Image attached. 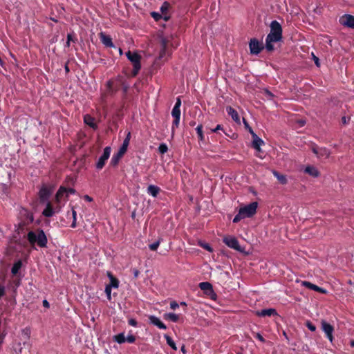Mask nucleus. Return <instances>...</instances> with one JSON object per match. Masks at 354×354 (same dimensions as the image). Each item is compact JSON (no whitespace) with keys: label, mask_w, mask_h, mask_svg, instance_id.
Segmentation results:
<instances>
[{"label":"nucleus","mask_w":354,"mask_h":354,"mask_svg":"<svg viewBox=\"0 0 354 354\" xmlns=\"http://www.w3.org/2000/svg\"><path fill=\"white\" fill-rule=\"evenodd\" d=\"M59 211V209H58L57 210L55 209L53 207L52 204L50 202H48L46 204L45 209L43 210L42 214L46 217H51L54 215V214L55 212H58Z\"/></svg>","instance_id":"obj_15"},{"label":"nucleus","mask_w":354,"mask_h":354,"mask_svg":"<svg viewBox=\"0 0 354 354\" xmlns=\"http://www.w3.org/2000/svg\"><path fill=\"white\" fill-rule=\"evenodd\" d=\"M67 41H73V37L71 34H68L67 35Z\"/></svg>","instance_id":"obj_60"},{"label":"nucleus","mask_w":354,"mask_h":354,"mask_svg":"<svg viewBox=\"0 0 354 354\" xmlns=\"http://www.w3.org/2000/svg\"><path fill=\"white\" fill-rule=\"evenodd\" d=\"M49 191L47 188L43 187L39 192V196L41 199H46L49 196Z\"/></svg>","instance_id":"obj_34"},{"label":"nucleus","mask_w":354,"mask_h":354,"mask_svg":"<svg viewBox=\"0 0 354 354\" xmlns=\"http://www.w3.org/2000/svg\"><path fill=\"white\" fill-rule=\"evenodd\" d=\"M22 267V261L21 260H18L13 264L12 268H11V272L13 275H16L19 270Z\"/></svg>","instance_id":"obj_27"},{"label":"nucleus","mask_w":354,"mask_h":354,"mask_svg":"<svg viewBox=\"0 0 354 354\" xmlns=\"http://www.w3.org/2000/svg\"><path fill=\"white\" fill-rule=\"evenodd\" d=\"M274 176L278 179V180L281 184H286V176L281 174L279 172L277 171H273Z\"/></svg>","instance_id":"obj_31"},{"label":"nucleus","mask_w":354,"mask_h":354,"mask_svg":"<svg viewBox=\"0 0 354 354\" xmlns=\"http://www.w3.org/2000/svg\"><path fill=\"white\" fill-rule=\"evenodd\" d=\"M130 139H131V132L129 131L126 136V138H124V140L123 141L122 146L120 147V148L119 149V151H120L121 153H122L124 154L127 152L128 146L129 145Z\"/></svg>","instance_id":"obj_21"},{"label":"nucleus","mask_w":354,"mask_h":354,"mask_svg":"<svg viewBox=\"0 0 354 354\" xmlns=\"http://www.w3.org/2000/svg\"><path fill=\"white\" fill-rule=\"evenodd\" d=\"M123 156L124 153H121L119 151H118L117 153L113 154L110 162V165L114 167H116Z\"/></svg>","instance_id":"obj_22"},{"label":"nucleus","mask_w":354,"mask_h":354,"mask_svg":"<svg viewBox=\"0 0 354 354\" xmlns=\"http://www.w3.org/2000/svg\"><path fill=\"white\" fill-rule=\"evenodd\" d=\"M107 275L110 279V283L107 286L111 288H118L119 286V280L115 277L111 272H108Z\"/></svg>","instance_id":"obj_24"},{"label":"nucleus","mask_w":354,"mask_h":354,"mask_svg":"<svg viewBox=\"0 0 354 354\" xmlns=\"http://www.w3.org/2000/svg\"><path fill=\"white\" fill-rule=\"evenodd\" d=\"M342 122L343 124H346L347 121H346V117H342Z\"/></svg>","instance_id":"obj_61"},{"label":"nucleus","mask_w":354,"mask_h":354,"mask_svg":"<svg viewBox=\"0 0 354 354\" xmlns=\"http://www.w3.org/2000/svg\"><path fill=\"white\" fill-rule=\"evenodd\" d=\"M254 337L257 338V339H259V341H261V342L264 343L266 342V339H264V337L260 334V333H255L254 334Z\"/></svg>","instance_id":"obj_45"},{"label":"nucleus","mask_w":354,"mask_h":354,"mask_svg":"<svg viewBox=\"0 0 354 354\" xmlns=\"http://www.w3.org/2000/svg\"><path fill=\"white\" fill-rule=\"evenodd\" d=\"M165 319H169L173 322H177L179 319V316L175 313H169L164 315Z\"/></svg>","instance_id":"obj_30"},{"label":"nucleus","mask_w":354,"mask_h":354,"mask_svg":"<svg viewBox=\"0 0 354 354\" xmlns=\"http://www.w3.org/2000/svg\"><path fill=\"white\" fill-rule=\"evenodd\" d=\"M84 122L88 127H91L93 129H96L97 128V125L95 123V119L91 115L86 114L84 116Z\"/></svg>","instance_id":"obj_19"},{"label":"nucleus","mask_w":354,"mask_h":354,"mask_svg":"<svg viewBox=\"0 0 354 354\" xmlns=\"http://www.w3.org/2000/svg\"><path fill=\"white\" fill-rule=\"evenodd\" d=\"M277 314V311L274 308L262 309L256 313V315L259 317H271Z\"/></svg>","instance_id":"obj_16"},{"label":"nucleus","mask_w":354,"mask_h":354,"mask_svg":"<svg viewBox=\"0 0 354 354\" xmlns=\"http://www.w3.org/2000/svg\"><path fill=\"white\" fill-rule=\"evenodd\" d=\"M21 221L19 223V227H24L32 223L34 221V216L29 210L23 208L20 211Z\"/></svg>","instance_id":"obj_5"},{"label":"nucleus","mask_w":354,"mask_h":354,"mask_svg":"<svg viewBox=\"0 0 354 354\" xmlns=\"http://www.w3.org/2000/svg\"><path fill=\"white\" fill-rule=\"evenodd\" d=\"M243 122L245 124V127L248 130V131L252 135V138L254 136V132L253 131L252 129L249 126L248 123L246 122V120L243 118Z\"/></svg>","instance_id":"obj_42"},{"label":"nucleus","mask_w":354,"mask_h":354,"mask_svg":"<svg viewBox=\"0 0 354 354\" xmlns=\"http://www.w3.org/2000/svg\"><path fill=\"white\" fill-rule=\"evenodd\" d=\"M170 8L171 5L168 1L163 2L160 8L161 14L167 13V11L169 10Z\"/></svg>","instance_id":"obj_33"},{"label":"nucleus","mask_w":354,"mask_h":354,"mask_svg":"<svg viewBox=\"0 0 354 354\" xmlns=\"http://www.w3.org/2000/svg\"><path fill=\"white\" fill-rule=\"evenodd\" d=\"M313 56V59L315 61V64H316L317 66H319V59L318 57H317L313 53H312Z\"/></svg>","instance_id":"obj_53"},{"label":"nucleus","mask_w":354,"mask_h":354,"mask_svg":"<svg viewBox=\"0 0 354 354\" xmlns=\"http://www.w3.org/2000/svg\"><path fill=\"white\" fill-rule=\"evenodd\" d=\"M111 152V147L108 146L104 149L103 153L100 156L95 164V167L97 170H101L105 166L106 161L110 157Z\"/></svg>","instance_id":"obj_6"},{"label":"nucleus","mask_w":354,"mask_h":354,"mask_svg":"<svg viewBox=\"0 0 354 354\" xmlns=\"http://www.w3.org/2000/svg\"><path fill=\"white\" fill-rule=\"evenodd\" d=\"M171 115L174 118V121L172 122L171 131L172 133H174L175 128L178 127L180 124V109L174 108L171 111Z\"/></svg>","instance_id":"obj_9"},{"label":"nucleus","mask_w":354,"mask_h":354,"mask_svg":"<svg viewBox=\"0 0 354 354\" xmlns=\"http://www.w3.org/2000/svg\"><path fill=\"white\" fill-rule=\"evenodd\" d=\"M196 131L197 134H198V140L200 141H203L204 139H205V136H204L203 132V126H202V124L198 125L197 127L196 128Z\"/></svg>","instance_id":"obj_32"},{"label":"nucleus","mask_w":354,"mask_h":354,"mask_svg":"<svg viewBox=\"0 0 354 354\" xmlns=\"http://www.w3.org/2000/svg\"><path fill=\"white\" fill-rule=\"evenodd\" d=\"M26 238L32 247L37 245L41 248H47L48 239L44 231L41 229L39 228L35 231L28 232Z\"/></svg>","instance_id":"obj_2"},{"label":"nucleus","mask_w":354,"mask_h":354,"mask_svg":"<svg viewBox=\"0 0 354 354\" xmlns=\"http://www.w3.org/2000/svg\"><path fill=\"white\" fill-rule=\"evenodd\" d=\"M303 286L320 293H326V290L308 281H302Z\"/></svg>","instance_id":"obj_20"},{"label":"nucleus","mask_w":354,"mask_h":354,"mask_svg":"<svg viewBox=\"0 0 354 354\" xmlns=\"http://www.w3.org/2000/svg\"><path fill=\"white\" fill-rule=\"evenodd\" d=\"M160 244V239L158 240L157 241H156L151 244H149V248L151 251H156L158 249V248L159 247Z\"/></svg>","instance_id":"obj_37"},{"label":"nucleus","mask_w":354,"mask_h":354,"mask_svg":"<svg viewBox=\"0 0 354 354\" xmlns=\"http://www.w3.org/2000/svg\"><path fill=\"white\" fill-rule=\"evenodd\" d=\"M223 243L229 248H232L236 251H241V248L236 238L231 236H227L223 238Z\"/></svg>","instance_id":"obj_8"},{"label":"nucleus","mask_w":354,"mask_h":354,"mask_svg":"<svg viewBox=\"0 0 354 354\" xmlns=\"http://www.w3.org/2000/svg\"><path fill=\"white\" fill-rule=\"evenodd\" d=\"M135 341H136V337L133 335H129L126 337V342H127L129 344H133L135 342Z\"/></svg>","instance_id":"obj_43"},{"label":"nucleus","mask_w":354,"mask_h":354,"mask_svg":"<svg viewBox=\"0 0 354 354\" xmlns=\"http://www.w3.org/2000/svg\"><path fill=\"white\" fill-rule=\"evenodd\" d=\"M252 138V147L257 151H260V146L263 144V141L256 134H254V136Z\"/></svg>","instance_id":"obj_26"},{"label":"nucleus","mask_w":354,"mask_h":354,"mask_svg":"<svg viewBox=\"0 0 354 354\" xmlns=\"http://www.w3.org/2000/svg\"><path fill=\"white\" fill-rule=\"evenodd\" d=\"M282 39V28L277 21H272L270 24V32L266 38V46L259 42L257 39H251L249 42V48L252 55H258L264 48L268 52L274 50L272 43L280 41Z\"/></svg>","instance_id":"obj_1"},{"label":"nucleus","mask_w":354,"mask_h":354,"mask_svg":"<svg viewBox=\"0 0 354 354\" xmlns=\"http://www.w3.org/2000/svg\"><path fill=\"white\" fill-rule=\"evenodd\" d=\"M257 202H252L250 204L241 207L238 214L233 218V223H237L243 218L253 216L257 212Z\"/></svg>","instance_id":"obj_3"},{"label":"nucleus","mask_w":354,"mask_h":354,"mask_svg":"<svg viewBox=\"0 0 354 354\" xmlns=\"http://www.w3.org/2000/svg\"><path fill=\"white\" fill-rule=\"evenodd\" d=\"M180 351H181V352H182L183 354H186V353H187V350H186V348H185V345H183V346H181Z\"/></svg>","instance_id":"obj_57"},{"label":"nucleus","mask_w":354,"mask_h":354,"mask_svg":"<svg viewBox=\"0 0 354 354\" xmlns=\"http://www.w3.org/2000/svg\"><path fill=\"white\" fill-rule=\"evenodd\" d=\"M339 22L342 25L354 28V16L351 15H344L339 19Z\"/></svg>","instance_id":"obj_11"},{"label":"nucleus","mask_w":354,"mask_h":354,"mask_svg":"<svg viewBox=\"0 0 354 354\" xmlns=\"http://www.w3.org/2000/svg\"><path fill=\"white\" fill-rule=\"evenodd\" d=\"M199 245L203 248V249L206 250L208 252H212L213 251V249L210 246L209 244L207 243H203V242H200L199 243Z\"/></svg>","instance_id":"obj_39"},{"label":"nucleus","mask_w":354,"mask_h":354,"mask_svg":"<svg viewBox=\"0 0 354 354\" xmlns=\"http://www.w3.org/2000/svg\"><path fill=\"white\" fill-rule=\"evenodd\" d=\"M128 88L129 86H126V85H123V90H124V92H127V91L128 90Z\"/></svg>","instance_id":"obj_62"},{"label":"nucleus","mask_w":354,"mask_h":354,"mask_svg":"<svg viewBox=\"0 0 354 354\" xmlns=\"http://www.w3.org/2000/svg\"><path fill=\"white\" fill-rule=\"evenodd\" d=\"M126 56L128 58V59L133 64V71L131 72V75L133 77H136L140 68H141V56L136 52H131L130 50L127 51L126 53Z\"/></svg>","instance_id":"obj_4"},{"label":"nucleus","mask_w":354,"mask_h":354,"mask_svg":"<svg viewBox=\"0 0 354 354\" xmlns=\"http://www.w3.org/2000/svg\"><path fill=\"white\" fill-rule=\"evenodd\" d=\"M128 323L130 326H135V327L137 326V325H138V322L135 319H129Z\"/></svg>","instance_id":"obj_47"},{"label":"nucleus","mask_w":354,"mask_h":354,"mask_svg":"<svg viewBox=\"0 0 354 354\" xmlns=\"http://www.w3.org/2000/svg\"><path fill=\"white\" fill-rule=\"evenodd\" d=\"M322 328L323 331L326 333L327 338L329 339L330 342H333V332L334 330V328L332 325L328 324V322L325 321L322 322Z\"/></svg>","instance_id":"obj_10"},{"label":"nucleus","mask_w":354,"mask_h":354,"mask_svg":"<svg viewBox=\"0 0 354 354\" xmlns=\"http://www.w3.org/2000/svg\"><path fill=\"white\" fill-rule=\"evenodd\" d=\"M42 304H43L44 307H45V308H48L50 307L49 302L46 299H44L43 301Z\"/></svg>","instance_id":"obj_55"},{"label":"nucleus","mask_w":354,"mask_h":354,"mask_svg":"<svg viewBox=\"0 0 354 354\" xmlns=\"http://www.w3.org/2000/svg\"><path fill=\"white\" fill-rule=\"evenodd\" d=\"M132 272H133L134 278L136 279L138 277V276L140 274V271L138 269H136V268L132 269Z\"/></svg>","instance_id":"obj_49"},{"label":"nucleus","mask_w":354,"mask_h":354,"mask_svg":"<svg viewBox=\"0 0 354 354\" xmlns=\"http://www.w3.org/2000/svg\"><path fill=\"white\" fill-rule=\"evenodd\" d=\"M180 106H181V100H180V98L178 97H177V99H176V103H175V104H174V108L180 109Z\"/></svg>","instance_id":"obj_46"},{"label":"nucleus","mask_w":354,"mask_h":354,"mask_svg":"<svg viewBox=\"0 0 354 354\" xmlns=\"http://www.w3.org/2000/svg\"><path fill=\"white\" fill-rule=\"evenodd\" d=\"M313 151L317 155L318 158H327L330 156V151L325 147H323L320 149H317V147H313Z\"/></svg>","instance_id":"obj_14"},{"label":"nucleus","mask_w":354,"mask_h":354,"mask_svg":"<svg viewBox=\"0 0 354 354\" xmlns=\"http://www.w3.org/2000/svg\"><path fill=\"white\" fill-rule=\"evenodd\" d=\"M218 130H223V126L221 124H218L215 129L211 130L213 133H217Z\"/></svg>","instance_id":"obj_50"},{"label":"nucleus","mask_w":354,"mask_h":354,"mask_svg":"<svg viewBox=\"0 0 354 354\" xmlns=\"http://www.w3.org/2000/svg\"><path fill=\"white\" fill-rule=\"evenodd\" d=\"M168 151V147L165 143H161L158 147V151L161 154H164Z\"/></svg>","instance_id":"obj_36"},{"label":"nucleus","mask_w":354,"mask_h":354,"mask_svg":"<svg viewBox=\"0 0 354 354\" xmlns=\"http://www.w3.org/2000/svg\"><path fill=\"white\" fill-rule=\"evenodd\" d=\"M161 45L162 46V48L165 50L167 47V41L165 38H162L161 39Z\"/></svg>","instance_id":"obj_51"},{"label":"nucleus","mask_w":354,"mask_h":354,"mask_svg":"<svg viewBox=\"0 0 354 354\" xmlns=\"http://www.w3.org/2000/svg\"><path fill=\"white\" fill-rule=\"evenodd\" d=\"M298 123L300 127H303L305 124L306 122L303 120H298Z\"/></svg>","instance_id":"obj_59"},{"label":"nucleus","mask_w":354,"mask_h":354,"mask_svg":"<svg viewBox=\"0 0 354 354\" xmlns=\"http://www.w3.org/2000/svg\"><path fill=\"white\" fill-rule=\"evenodd\" d=\"M179 307V304L176 301H172L170 302V308L172 310H176Z\"/></svg>","instance_id":"obj_44"},{"label":"nucleus","mask_w":354,"mask_h":354,"mask_svg":"<svg viewBox=\"0 0 354 354\" xmlns=\"http://www.w3.org/2000/svg\"><path fill=\"white\" fill-rule=\"evenodd\" d=\"M111 287L109 286H106L105 287V293L107 296V299L110 301L111 299Z\"/></svg>","instance_id":"obj_41"},{"label":"nucleus","mask_w":354,"mask_h":354,"mask_svg":"<svg viewBox=\"0 0 354 354\" xmlns=\"http://www.w3.org/2000/svg\"><path fill=\"white\" fill-rule=\"evenodd\" d=\"M113 339L114 342L121 344H123L124 342H126V337L124 336V333H119L116 335H114L113 337Z\"/></svg>","instance_id":"obj_28"},{"label":"nucleus","mask_w":354,"mask_h":354,"mask_svg":"<svg viewBox=\"0 0 354 354\" xmlns=\"http://www.w3.org/2000/svg\"><path fill=\"white\" fill-rule=\"evenodd\" d=\"M66 188L61 186L59 189L57 190L56 194H55V200L57 203H59L64 195L66 196Z\"/></svg>","instance_id":"obj_25"},{"label":"nucleus","mask_w":354,"mask_h":354,"mask_svg":"<svg viewBox=\"0 0 354 354\" xmlns=\"http://www.w3.org/2000/svg\"><path fill=\"white\" fill-rule=\"evenodd\" d=\"M72 216H73V222L71 225V227L75 228L77 226V212L74 209V208H72Z\"/></svg>","instance_id":"obj_35"},{"label":"nucleus","mask_w":354,"mask_h":354,"mask_svg":"<svg viewBox=\"0 0 354 354\" xmlns=\"http://www.w3.org/2000/svg\"><path fill=\"white\" fill-rule=\"evenodd\" d=\"M226 111H227V114L230 116H231V118H232V120L234 122H236L238 124L241 123L239 115L238 112L234 109H233L230 106H228L226 107Z\"/></svg>","instance_id":"obj_17"},{"label":"nucleus","mask_w":354,"mask_h":354,"mask_svg":"<svg viewBox=\"0 0 354 354\" xmlns=\"http://www.w3.org/2000/svg\"><path fill=\"white\" fill-rule=\"evenodd\" d=\"M84 200H86V201H87L88 202H91V201H93V198L91 197H90L89 196H88V195H85L84 196Z\"/></svg>","instance_id":"obj_56"},{"label":"nucleus","mask_w":354,"mask_h":354,"mask_svg":"<svg viewBox=\"0 0 354 354\" xmlns=\"http://www.w3.org/2000/svg\"><path fill=\"white\" fill-rule=\"evenodd\" d=\"M162 19H163L165 21H168L171 18L170 15H168L167 13L162 14Z\"/></svg>","instance_id":"obj_52"},{"label":"nucleus","mask_w":354,"mask_h":354,"mask_svg":"<svg viewBox=\"0 0 354 354\" xmlns=\"http://www.w3.org/2000/svg\"><path fill=\"white\" fill-rule=\"evenodd\" d=\"M164 337L165 339H166V342H167V344L172 348L174 349V351H176L177 350V347H176V343L174 342V341L172 339V338L165 334L164 335Z\"/></svg>","instance_id":"obj_29"},{"label":"nucleus","mask_w":354,"mask_h":354,"mask_svg":"<svg viewBox=\"0 0 354 354\" xmlns=\"http://www.w3.org/2000/svg\"><path fill=\"white\" fill-rule=\"evenodd\" d=\"M306 326L312 332H315L316 330V326L310 321L306 322Z\"/></svg>","instance_id":"obj_40"},{"label":"nucleus","mask_w":354,"mask_h":354,"mask_svg":"<svg viewBox=\"0 0 354 354\" xmlns=\"http://www.w3.org/2000/svg\"><path fill=\"white\" fill-rule=\"evenodd\" d=\"M64 70L66 71V73H69L70 72V68L68 66V63H66L64 66Z\"/></svg>","instance_id":"obj_58"},{"label":"nucleus","mask_w":354,"mask_h":354,"mask_svg":"<svg viewBox=\"0 0 354 354\" xmlns=\"http://www.w3.org/2000/svg\"><path fill=\"white\" fill-rule=\"evenodd\" d=\"M351 346L352 347H354V341H352V342H351Z\"/></svg>","instance_id":"obj_64"},{"label":"nucleus","mask_w":354,"mask_h":354,"mask_svg":"<svg viewBox=\"0 0 354 354\" xmlns=\"http://www.w3.org/2000/svg\"><path fill=\"white\" fill-rule=\"evenodd\" d=\"M161 189L159 187L153 185H150L147 187V193L154 198L157 197Z\"/></svg>","instance_id":"obj_23"},{"label":"nucleus","mask_w":354,"mask_h":354,"mask_svg":"<svg viewBox=\"0 0 354 354\" xmlns=\"http://www.w3.org/2000/svg\"><path fill=\"white\" fill-rule=\"evenodd\" d=\"M150 324L157 326L160 329L166 330L167 326L157 317L150 315L149 317Z\"/></svg>","instance_id":"obj_13"},{"label":"nucleus","mask_w":354,"mask_h":354,"mask_svg":"<svg viewBox=\"0 0 354 354\" xmlns=\"http://www.w3.org/2000/svg\"><path fill=\"white\" fill-rule=\"evenodd\" d=\"M6 293L5 288L2 286H0V298L3 297Z\"/></svg>","instance_id":"obj_54"},{"label":"nucleus","mask_w":354,"mask_h":354,"mask_svg":"<svg viewBox=\"0 0 354 354\" xmlns=\"http://www.w3.org/2000/svg\"><path fill=\"white\" fill-rule=\"evenodd\" d=\"M201 290L211 299L216 300L217 295L213 290L212 285L209 282H201L198 285Z\"/></svg>","instance_id":"obj_7"},{"label":"nucleus","mask_w":354,"mask_h":354,"mask_svg":"<svg viewBox=\"0 0 354 354\" xmlns=\"http://www.w3.org/2000/svg\"><path fill=\"white\" fill-rule=\"evenodd\" d=\"M151 16L153 18V19L156 21H158L159 20H160L162 17V14L159 13V12H151Z\"/></svg>","instance_id":"obj_38"},{"label":"nucleus","mask_w":354,"mask_h":354,"mask_svg":"<svg viewBox=\"0 0 354 354\" xmlns=\"http://www.w3.org/2000/svg\"><path fill=\"white\" fill-rule=\"evenodd\" d=\"M66 197H68V194H75L76 191L73 188H66Z\"/></svg>","instance_id":"obj_48"},{"label":"nucleus","mask_w":354,"mask_h":354,"mask_svg":"<svg viewBox=\"0 0 354 354\" xmlns=\"http://www.w3.org/2000/svg\"><path fill=\"white\" fill-rule=\"evenodd\" d=\"M304 172L313 178H317L320 175L319 170L313 165L306 167Z\"/></svg>","instance_id":"obj_18"},{"label":"nucleus","mask_w":354,"mask_h":354,"mask_svg":"<svg viewBox=\"0 0 354 354\" xmlns=\"http://www.w3.org/2000/svg\"><path fill=\"white\" fill-rule=\"evenodd\" d=\"M3 64H4V62H3V61L1 59V58L0 57V65H1V66H3Z\"/></svg>","instance_id":"obj_63"},{"label":"nucleus","mask_w":354,"mask_h":354,"mask_svg":"<svg viewBox=\"0 0 354 354\" xmlns=\"http://www.w3.org/2000/svg\"><path fill=\"white\" fill-rule=\"evenodd\" d=\"M99 37H100L101 42L106 47H109V48L114 47V44L112 41V38L109 35H107L104 32H101L99 34Z\"/></svg>","instance_id":"obj_12"}]
</instances>
